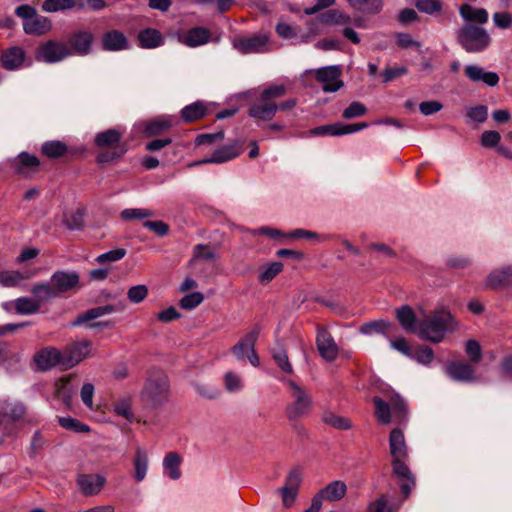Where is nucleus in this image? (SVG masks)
<instances>
[{"mask_svg":"<svg viewBox=\"0 0 512 512\" xmlns=\"http://www.w3.org/2000/svg\"><path fill=\"white\" fill-rule=\"evenodd\" d=\"M458 41L467 52H480L490 44L487 31L474 25H465L458 31Z\"/></svg>","mask_w":512,"mask_h":512,"instance_id":"obj_8","label":"nucleus"},{"mask_svg":"<svg viewBox=\"0 0 512 512\" xmlns=\"http://www.w3.org/2000/svg\"><path fill=\"white\" fill-rule=\"evenodd\" d=\"M126 255V250L123 248H117L114 250L107 251L97 256L96 261L99 264L106 262H115L121 260Z\"/></svg>","mask_w":512,"mask_h":512,"instance_id":"obj_59","label":"nucleus"},{"mask_svg":"<svg viewBox=\"0 0 512 512\" xmlns=\"http://www.w3.org/2000/svg\"><path fill=\"white\" fill-rule=\"evenodd\" d=\"M407 458L393 459L392 470L394 476L401 482L400 489L404 497H408L415 486V478L405 463Z\"/></svg>","mask_w":512,"mask_h":512,"instance_id":"obj_15","label":"nucleus"},{"mask_svg":"<svg viewBox=\"0 0 512 512\" xmlns=\"http://www.w3.org/2000/svg\"><path fill=\"white\" fill-rule=\"evenodd\" d=\"M457 326V321L446 308L436 309L430 314L420 310L418 336L424 340L439 343L446 333L454 331Z\"/></svg>","mask_w":512,"mask_h":512,"instance_id":"obj_1","label":"nucleus"},{"mask_svg":"<svg viewBox=\"0 0 512 512\" xmlns=\"http://www.w3.org/2000/svg\"><path fill=\"white\" fill-rule=\"evenodd\" d=\"M68 151L67 145L59 140L46 141L41 145V152L48 158L58 159Z\"/></svg>","mask_w":512,"mask_h":512,"instance_id":"obj_39","label":"nucleus"},{"mask_svg":"<svg viewBox=\"0 0 512 512\" xmlns=\"http://www.w3.org/2000/svg\"><path fill=\"white\" fill-rule=\"evenodd\" d=\"M305 73L314 74L317 81L321 83L324 92H336L344 85L340 79L341 69L338 65L307 70Z\"/></svg>","mask_w":512,"mask_h":512,"instance_id":"obj_9","label":"nucleus"},{"mask_svg":"<svg viewBox=\"0 0 512 512\" xmlns=\"http://www.w3.org/2000/svg\"><path fill=\"white\" fill-rule=\"evenodd\" d=\"M320 21L329 24L344 25L350 23L351 17L338 9H331L320 17Z\"/></svg>","mask_w":512,"mask_h":512,"instance_id":"obj_50","label":"nucleus"},{"mask_svg":"<svg viewBox=\"0 0 512 512\" xmlns=\"http://www.w3.org/2000/svg\"><path fill=\"white\" fill-rule=\"evenodd\" d=\"M283 269V263L280 261L271 262L265 266L259 275L261 283H269L272 281Z\"/></svg>","mask_w":512,"mask_h":512,"instance_id":"obj_53","label":"nucleus"},{"mask_svg":"<svg viewBox=\"0 0 512 512\" xmlns=\"http://www.w3.org/2000/svg\"><path fill=\"white\" fill-rule=\"evenodd\" d=\"M31 294L37 301H39L40 305L43 302L58 297L51 281L34 284L31 288Z\"/></svg>","mask_w":512,"mask_h":512,"instance_id":"obj_37","label":"nucleus"},{"mask_svg":"<svg viewBox=\"0 0 512 512\" xmlns=\"http://www.w3.org/2000/svg\"><path fill=\"white\" fill-rule=\"evenodd\" d=\"M138 41L145 49H154L164 44V38L160 31L147 28L139 32Z\"/></svg>","mask_w":512,"mask_h":512,"instance_id":"obj_33","label":"nucleus"},{"mask_svg":"<svg viewBox=\"0 0 512 512\" xmlns=\"http://www.w3.org/2000/svg\"><path fill=\"white\" fill-rule=\"evenodd\" d=\"M367 512H394L388 505L386 496L381 495L374 501L370 502L367 507Z\"/></svg>","mask_w":512,"mask_h":512,"instance_id":"obj_62","label":"nucleus"},{"mask_svg":"<svg viewBox=\"0 0 512 512\" xmlns=\"http://www.w3.org/2000/svg\"><path fill=\"white\" fill-rule=\"evenodd\" d=\"M500 141V134L496 130H485L481 136V144L485 148H495Z\"/></svg>","mask_w":512,"mask_h":512,"instance_id":"obj_64","label":"nucleus"},{"mask_svg":"<svg viewBox=\"0 0 512 512\" xmlns=\"http://www.w3.org/2000/svg\"><path fill=\"white\" fill-rule=\"evenodd\" d=\"M316 344L320 355L327 361H333L338 355V347L330 335L324 329H319L316 337Z\"/></svg>","mask_w":512,"mask_h":512,"instance_id":"obj_21","label":"nucleus"},{"mask_svg":"<svg viewBox=\"0 0 512 512\" xmlns=\"http://www.w3.org/2000/svg\"><path fill=\"white\" fill-rule=\"evenodd\" d=\"M211 33L205 27H194L177 35L178 41L191 48L199 47L210 41Z\"/></svg>","mask_w":512,"mask_h":512,"instance_id":"obj_18","label":"nucleus"},{"mask_svg":"<svg viewBox=\"0 0 512 512\" xmlns=\"http://www.w3.org/2000/svg\"><path fill=\"white\" fill-rule=\"evenodd\" d=\"M346 492V484L343 481L335 480L321 489L313 498L318 499L320 506H322L324 499L328 501H339L345 496Z\"/></svg>","mask_w":512,"mask_h":512,"instance_id":"obj_22","label":"nucleus"},{"mask_svg":"<svg viewBox=\"0 0 512 512\" xmlns=\"http://www.w3.org/2000/svg\"><path fill=\"white\" fill-rule=\"evenodd\" d=\"M182 457L177 452L167 453L162 461L163 474L171 480H178L182 476L180 469Z\"/></svg>","mask_w":512,"mask_h":512,"instance_id":"obj_26","label":"nucleus"},{"mask_svg":"<svg viewBox=\"0 0 512 512\" xmlns=\"http://www.w3.org/2000/svg\"><path fill=\"white\" fill-rule=\"evenodd\" d=\"M59 424L64 429L76 432L86 433L90 431V427L72 417H62L59 419Z\"/></svg>","mask_w":512,"mask_h":512,"instance_id":"obj_56","label":"nucleus"},{"mask_svg":"<svg viewBox=\"0 0 512 512\" xmlns=\"http://www.w3.org/2000/svg\"><path fill=\"white\" fill-rule=\"evenodd\" d=\"M512 280V265H506L493 270L487 277L486 284L491 288H498Z\"/></svg>","mask_w":512,"mask_h":512,"instance_id":"obj_34","label":"nucleus"},{"mask_svg":"<svg viewBox=\"0 0 512 512\" xmlns=\"http://www.w3.org/2000/svg\"><path fill=\"white\" fill-rule=\"evenodd\" d=\"M134 467V480L136 482H142L148 472L149 468V457L147 451L142 447H136L135 454L133 457Z\"/></svg>","mask_w":512,"mask_h":512,"instance_id":"obj_28","label":"nucleus"},{"mask_svg":"<svg viewBox=\"0 0 512 512\" xmlns=\"http://www.w3.org/2000/svg\"><path fill=\"white\" fill-rule=\"evenodd\" d=\"M348 4L363 13L377 14L381 11L383 2L382 0H346Z\"/></svg>","mask_w":512,"mask_h":512,"instance_id":"obj_42","label":"nucleus"},{"mask_svg":"<svg viewBox=\"0 0 512 512\" xmlns=\"http://www.w3.org/2000/svg\"><path fill=\"white\" fill-rule=\"evenodd\" d=\"M0 413L13 421H17L24 417L26 409L22 403L7 402L1 405Z\"/></svg>","mask_w":512,"mask_h":512,"instance_id":"obj_45","label":"nucleus"},{"mask_svg":"<svg viewBox=\"0 0 512 512\" xmlns=\"http://www.w3.org/2000/svg\"><path fill=\"white\" fill-rule=\"evenodd\" d=\"M169 394V382L163 373L150 377L141 393L142 401L156 407L165 403Z\"/></svg>","mask_w":512,"mask_h":512,"instance_id":"obj_7","label":"nucleus"},{"mask_svg":"<svg viewBox=\"0 0 512 512\" xmlns=\"http://www.w3.org/2000/svg\"><path fill=\"white\" fill-rule=\"evenodd\" d=\"M204 300L201 292H192L184 295L180 300V306L185 310H192L199 306Z\"/></svg>","mask_w":512,"mask_h":512,"instance_id":"obj_57","label":"nucleus"},{"mask_svg":"<svg viewBox=\"0 0 512 512\" xmlns=\"http://www.w3.org/2000/svg\"><path fill=\"white\" fill-rule=\"evenodd\" d=\"M50 281L59 297L62 294L75 291L79 287L80 276L76 271L57 270L51 275Z\"/></svg>","mask_w":512,"mask_h":512,"instance_id":"obj_10","label":"nucleus"},{"mask_svg":"<svg viewBox=\"0 0 512 512\" xmlns=\"http://www.w3.org/2000/svg\"><path fill=\"white\" fill-rule=\"evenodd\" d=\"M119 130H105L95 137L98 147L106 148L97 155L98 163H108L121 158L127 151V147L121 141Z\"/></svg>","mask_w":512,"mask_h":512,"instance_id":"obj_3","label":"nucleus"},{"mask_svg":"<svg viewBox=\"0 0 512 512\" xmlns=\"http://www.w3.org/2000/svg\"><path fill=\"white\" fill-rule=\"evenodd\" d=\"M75 9L74 0H45L42 3V10L48 13Z\"/></svg>","mask_w":512,"mask_h":512,"instance_id":"obj_47","label":"nucleus"},{"mask_svg":"<svg viewBox=\"0 0 512 512\" xmlns=\"http://www.w3.org/2000/svg\"><path fill=\"white\" fill-rule=\"evenodd\" d=\"M396 317L404 330L418 335L419 319L410 306L404 305L397 309Z\"/></svg>","mask_w":512,"mask_h":512,"instance_id":"obj_25","label":"nucleus"},{"mask_svg":"<svg viewBox=\"0 0 512 512\" xmlns=\"http://www.w3.org/2000/svg\"><path fill=\"white\" fill-rule=\"evenodd\" d=\"M154 215L151 209L146 208H127L121 211V218L125 221L142 220Z\"/></svg>","mask_w":512,"mask_h":512,"instance_id":"obj_52","label":"nucleus"},{"mask_svg":"<svg viewBox=\"0 0 512 512\" xmlns=\"http://www.w3.org/2000/svg\"><path fill=\"white\" fill-rule=\"evenodd\" d=\"M224 139L222 130L216 133H207L198 135L195 142L197 145H211L213 152L211 156L199 161H194L188 167L197 166L200 164H222L229 162L238 157L243 151V142L238 139L231 140L224 145H218Z\"/></svg>","mask_w":512,"mask_h":512,"instance_id":"obj_2","label":"nucleus"},{"mask_svg":"<svg viewBox=\"0 0 512 512\" xmlns=\"http://www.w3.org/2000/svg\"><path fill=\"white\" fill-rule=\"evenodd\" d=\"M301 481L302 476L298 470H292L288 474L285 485L279 490L285 507H290L296 500Z\"/></svg>","mask_w":512,"mask_h":512,"instance_id":"obj_20","label":"nucleus"},{"mask_svg":"<svg viewBox=\"0 0 512 512\" xmlns=\"http://www.w3.org/2000/svg\"><path fill=\"white\" fill-rule=\"evenodd\" d=\"M269 37L257 34L249 37H237L233 40V47L243 54L263 53L269 49Z\"/></svg>","mask_w":512,"mask_h":512,"instance_id":"obj_11","label":"nucleus"},{"mask_svg":"<svg viewBox=\"0 0 512 512\" xmlns=\"http://www.w3.org/2000/svg\"><path fill=\"white\" fill-rule=\"evenodd\" d=\"M322 421L325 424L341 431H346L352 428V423L348 418L335 414L331 411H326L323 413Z\"/></svg>","mask_w":512,"mask_h":512,"instance_id":"obj_43","label":"nucleus"},{"mask_svg":"<svg viewBox=\"0 0 512 512\" xmlns=\"http://www.w3.org/2000/svg\"><path fill=\"white\" fill-rule=\"evenodd\" d=\"M459 13L465 21H473L478 23H486L488 21V13L483 8H474L469 4H463L459 8Z\"/></svg>","mask_w":512,"mask_h":512,"instance_id":"obj_38","label":"nucleus"},{"mask_svg":"<svg viewBox=\"0 0 512 512\" xmlns=\"http://www.w3.org/2000/svg\"><path fill=\"white\" fill-rule=\"evenodd\" d=\"M277 34L286 40H291L294 44H301V28L293 26L286 22H279L276 25Z\"/></svg>","mask_w":512,"mask_h":512,"instance_id":"obj_40","label":"nucleus"},{"mask_svg":"<svg viewBox=\"0 0 512 512\" xmlns=\"http://www.w3.org/2000/svg\"><path fill=\"white\" fill-rule=\"evenodd\" d=\"M15 14L23 20V30L28 35H44L48 33L52 24L51 21L37 13V10L27 4L20 5L15 9Z\"/></svg>","mask_w":512,"mask_h":512,"instance_id":"obj_6","label":"nucleus"},{"mask_svg":"<svg viewBox=\"0 0 512 512\" xmlns=\"http://www.w3.org/2000/svg\"><path fill=\"white\" fill-rule=\"evenodd\" d=\"M271 354H272L273 360L275 361V363L277 364V366L279 367V369L282 372H284L286 374L293 373L292 364L290 363L287 352L283 347L278 346V347L274 348L272 350Z\"/></svg>","mask_w":512,"mask_h":512,"instance_id":"obj_46","label":"nucleus"},{"mask_svg":"<svg viewBox=\"0 0 512 512\" xmlns=\"http://www.w3.org/2000/svg\"><path fill=\"white\" fill-rule=\"evenodd\" d=\"M224 385L226 390L230 393L240 392L244 387L242 378L231 371L224 375Z\"/></svg>","mask_w":512,"mask_h":512,"instance_id":"obj_55","label":"nucleus"},{"mask_svg":"<svg viewBox=\"0 0 512 512\" xmlns=\"http://www.w3.org/2000/svg\"><path fill=\"white\" fill-rule=\"evenodd\" d=\"M113 413L121 416L128 421L134 419V412L132 409V398L130 396H123L113 402Z\"/></svg>","mask_w":512,"mask_h":512,"instance_id":"obj_41","label":"nucleus"},{"mask_svg":"<svg viewBox=\"0 0 512 512\" xmlns=\"http://www.w3.org/2000/svg\"><path fill=\"white\" fill-rule=\"evenodd\" d=\"M278 107L273 102L263 101L252 105L249 109V115L257 120H270L275 115Z\"/></svg>","mask_w":512,"mask_h":512,"instance_id":"obj_31","label":"nucleus"},{"mask_svg":"<svg viewBox=\"0 0 512 512\" xmlns=\"http://www.w3.org/2000/svg\"><path fill=\"white\" fill-rule=\"evenodd\" d=\"M465 75L473 83H482L489 87H495L499 83V75L493 71H487L476 64L465 66Z\"/></svg>","mask_w":512,"mask_h":512,"instance_id":"obj_17","label":"nucleus"},{"mask_svg":"<svg viewBox=\"0 0 512 512\" xmlns=\"http://www.w3.org/2000/svg\"><path fill=\"white\" fill-rule=\"evenodd\" d=\"M488 116V109L484 105L470 108L467 111V117L475 123H483Z\"/></svg>","mask_w":512,"mask_h":512,"instance_id":"obj_61","label":"nucleus"},{"mask_svg":"<svg viewBox=\"0 0 512 512\" xmlns=\"http://www.w3.org/2000/svg\"><path fill=\"white\" fill-rule=\"evenodd\" d=\"M282 381L289 389L291 400L286 407L287 418L292 421L309 414L313 407V401L308 391L290 379Z\"/></svg>","mask_w":512,"mask_h":512,"instance_id":"obj_4","label":"nucleus"},{"mask_svg":"<svg viewBox=\"0 0 512 512\" xmlns=\"http://www.w3.org/2000/svg\"><path fill=\"white\" fill-rule=\"evenodd\" d=\"M8 162L18 174L24 176L35 173L40 165L39 158L28 152H20L17 156L10 158Z\"/></svg>","mask_w":512,"mask_h":512,"instance_id":"obj_16","label":"nucleus"},{"mask_svg":"<svg viewBox=\"0 0 512 512\" xmlns=\"http://www.w3.org/2000/svg\"><path fill=\"white\" fill-rule=\"evenodd\" d=\"M390 454L393 459L408 458V451L403 432L395 428L389 437Z\"/></svg>","mask_w":512,"mask_h":512,"instance_id":"obj_27","label":"nucleus"},{"mask_svg":"<svg viewBox=\"0 0 512 512\" xmlns=\"http://www.w3.org/2000/svg\"><path fill=\"white\" fill-rule=\"evenodd\" d=\"M148 295V288L146 285H135L128 289L127 298L130 302L138 304L141 303Z\"/></svg>","mask_w":512,"mask_h":512,"instance_id":"obj_58","label":"nucleus"},{"mask_svg":"<svg viewBox=\"0 0 512 512\" xmlns=\"http://www.w3.org/2000/svg\"><path fill=\"white\" fill-rule=\"evenodd\" d=\"M207 111V105L204 102L197 101L185 106L181 110V118L184 123H191L203 118L207 114Z\"/></svg>","mask_w":512,"mask_h":512,"instance_id":"obj_36","label":"nucleus"},{"mask_svg":"<svg viewBox=\"0 0 512 512\" xmlns=\"http://www.w3.org/2000/svg\"><path fill=\"white\" fill-rule=\"evenodd\" d=\"M102 46L106 51H121L128 48V40L122 32L112 30L103 35Z\"/></svg>","mask_w":512,"mask_h":512,"instance_id":"obj_29","label":"nucleus"},{"mask_svg":"<svg viewBox=\"0 0 512 512\" xmlns=\"http://www.w3.org/2000/svg\"><path fill=\"white\" fill-rule=\"evenodd\" d=\"M390 327H391V324L389 322L380 320V321L365 323L364 325L361 326L360 332L365 335H370L374 332L386 334L389 332Z\"/></svg>","mask_w":512,"mask_h":512,"instance_id":"obj_54","label":"nucleus"},{"mask_svg":"<svg viewBox=\"0 0 512 512\" xmlns=\"http://www.w3.org/2000/svg\"><path fill=\"white\" fill-rule=\"evenodd\" d=\"M27 276L18 271H0V286L16 287L19 286Z\"/></svg>","mask_w":512,"mask_h":512,"instance_id":"obj_49","label":"nucleus"},{"mask_svg":"<svg viewBox=\"0 0 512 512\" xmlns=\"http://www.w3.org/2000/svg\"><path fill=\"white\" fill-rule=\"evenodd\" d=\"M95 388L91 383H84L80 390V397L83 404L89 409L94 410L93 396Z\"/></svg>","mask_w":512,"mask_h":512,"instance_id":"obj_60","label":"nucleus"},{"mask_svg":"<svg viewBox=\"0 0 512 512\" xmlns=\"http://www.w3.org/2000/svg\"><path fill=\"white\" fill-rule=\"evenodd\" d=\"M409 358L421 365L429 366L434 360V352L429 346L423 345L411 352Z\"/></svg>","mask_w":512,"mask_h":512,"instance_id":"obj_48","label":"nucleus"},{"mask_svg":"<svg viewBox=\"0 0 512 512\" xmlns=\"http://www.w3.org/2000/svg\"><path fill=\"white\" fill-rule=\"evenodd\" d=\"M93 34L89 31H79L70 38V45L77 55H87L91 50Z\"/></svg>","mask_w":512,"mask_h":512,"instance_id":"obj_30","label":"nucleus"},{"mask_svg":"<svg viewBox=\"0 0 512 512\" xmlns=\"http://www.w3.org/2000/svg\"><path fill=\"white\" fill-rule=\"evenodd\" d=\"M15 309L18 314L30 315L38 312L40 309L39 301L30 297H19L14 301Z\"/></svg>","mask_w":512,"mask_h":512,"instance_id":"obj_44","label":"nucleus"},{"mask_svg":"<svg viewBox=\"0 0 512 512\" xmlns=\"http://www.w3.org/2000/svg\"><path fill=\"white\" fill-rule=\"evenodd\" d=\"M1 62L7 70H18L24 66L25 52L21 47H10L3 52Z\"/></svg>","mask_w":512,"mask_h":512,"instance_id":"obj_23","label":"nucleus"},{"mask_svg":"<svg viewBox=\"0 0 512 512\" xmlns=\"http://www.w3.org/2000/svg\"><path fill=\"white\" fill-rule=\"evenodd\" d=\"M91 351V343L89 341H82L71 345L63 352V369L67 370L73 368L78 363L88 357Z\"/></svg>","mask_w":512,"mask_h":512,"instance_id":"obj_14","label":"nucleus"},{"mask_svg":"<svg viewBox=\"0 0 512 512\" xmlns=\"http://www.w3.org/2000/svg\"><path fill=\"white\" fill-rule=\"evenodd\" d=\"M115 311L114 306L112 305H105V306H99L94 307L91 309L86 310L85 312L79 314L77 318L73 321V326H80L86 322L95 320L97 318H100L104 315L111 314Z\"/></svg>","mask_w":512,"mask_h":512,"instance_id":"obj_35","label":"nucleus"},{"mask_svg":"<svg viewBox=\"0 0 512 512\" xmlns=\"http://www.w3.org/2000/svg\"><path fill=\"white\" fill-rule=\"evenodd\" d=\"M446 374L455 381L472 382L475 380L474 369L463 362H451L446 367Z\"/></svg>","mask_w":512,"mask_h":512,"instance_id":"obj_24","label":"nucleus"},{"mask_svg":"<svg viewBox=\"0 0 512 512\" xmlns=\"http://www.w3.org/2000/svg\"><path fill=\"white\" fill-rule=\"evenodd\" d=\"M179 125V119L173 115H161L150 120L144 128H172Z\"/></svg>","mask_w":512,"mask_h":512,"instance_id":"obj_51","label":"nucleus"},{"mask_svg":"<svg viewBox=\"0 0 512 512\" xmlns=\"http://www.w3.org/2000/svg\"><path fill=\"white\" fill-rule=\"evenodd\" d=\"M68 46L61 42L48 41L42 44L36 54L38 60L45 63H56L70 56Z\"/></svg>","mask_w":512,"mask_h":512,"instance_id":"obj_12","label":"nucleus"},{"mask_svg":"<svg viewBox=\"0 0 512 512\" xmlns=\"http://www.w3.org/2000/svg\"><path fill=\"white\" fill-rule=\"evenodd\" d=\"M77 485L80 492L85 496L98 494L106 483V479L101 474H80L77 477Z\"/></svg>","mask_w":512,"mask_h":512,"instance_id":"obj_19","label":"nucleus"},{"mask_svg":"<svg viewBox=\"0 0 512 512\" xmlns=\"http://www.w3.org/2000/svg\"><path fill=\"white\" fill-rule=\"evenodd\" d=\"M257 337L258 331L256 329L252 330L241 341L232 347V352L238 361L244 360L249 351L255 347Z\"/></svg>","mask_w":512,"mask_h":512,"instance_id":"obj_32","label":"nucleus"},{"mask_svg":"<svg viewBox=\"0 0 512 512\" xmlns=\"http://www.w3.org/2000/svg\"><path fill=\"white\" fill-rule=\"evenodd\" d=\"M465 351L472 362H478L481 359L482 352L480 344L476 340H468L465 344Z\"/></svg>","mask_w":512,"mask_h":512,"instance_id":"obj_63","label":"nucleus"},{"mask_svg":"<svg viewBox=\"0 0 512 512\" xmlns=\"http://www.w3.org/2000/svg\"><path fill=\"white\" fill-rule=\"evenodd\" d=\"M386 398L388 399L389 403L385 402L380 397L373 398V403L376 408L375 414L378 421L381 422L382 424L390 423L391 409L393 411L394 416L399 420H402L407 413V405L405 401L398 393L394 391L388 392Z\"/></svg>","mask_w":512,"mask_h":512,"instance_id":"obj_5","label":"nucleus"},{"mask_svg":"<svg viewBox=\"0 0 512 512\" xmlns=\"http://www.w3.org/2000/svg\"><path fill=\"white\" fill-rule=\"evenodd\" d=\"M33 361L38 370L48 371L59 365L63 368V355L60 350L54 347H44L37 351Z\"/></svg>","mask_w":512,"mask_h":512,"instance_id":"obj_13","label":"nucleus"}]
</instances>
